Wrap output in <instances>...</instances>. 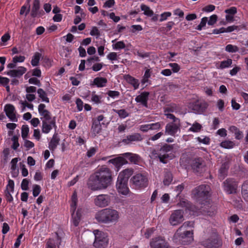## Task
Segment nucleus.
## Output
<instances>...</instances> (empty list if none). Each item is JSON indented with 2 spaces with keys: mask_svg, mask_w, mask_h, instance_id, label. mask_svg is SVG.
Instances as JSON below:
<instances>
[{
  "mask_svg": "<svg viewBox=\"0 0 248 248\" xmlns=\"http://www.w3.org/2000/svg\"><path fill=\"white\" fill-rule=\"evenodd\" d=\"M112 180V171L109 168L103 165L98 167L90 176L88 186L93 190L104 189L111 185Z\"/></svg>",
  "mask_w": 248,
  "mask_h": 248,
  "instance_id": "nucleus-1",
  "label": "nucleus"
},
{
  "mask_svg": "<svg viewBox=\"0 0 248 248\" xmlns=\"http://www.w3.org/2000/svg\"><path fill=\"white\" fill-rule=\"evenodd\" d=\"M95 218L99 222L107 224L114 223L118 221L119 214L116 210L108 208L97 212Z\"/></svg>",
  "mask_w": 248,
  "mask_h": 248,
  "instance_id": "nucleus-2",
  "label": "nucleus"
},
{
  "mask_svg": "<svg viewBox=\"0 0 248 248\" xmlns=\"http://www.w3.org/2000/svg\"><path fill=\"white\" fill-rule=\"evenodd\" d=\"M173 145L165 144L158 151H153L152 156L154 158H158L160 161L166 163L169 160H171L175 157L173 150Z\"/></svg>",
  "mask_w": 248,
  "mask_h": 248,
  "instance_id": "nucleus-3",
  "label": "nucleus"
},
{
  "mask_svg": "<svg viewBox=\"0 0 248 248\" xmlns=\"http://www.w3.org/2000/svg\"><path fill=\"white\" fill-rule=\"evenodd\" d=\"M174 241L183 245H187L193 240L192 231H179L178 229L173 236Z\"/></svg>",
  "mask_w": 248,
  "mask_h": 248,
  "instance_id": "nucleus-4",
  "label": "nucleus"
},
{
  "mask_svg": "<svg viewBox=\"0 0 248 248\" xmlns=\"http://www.w3.org/2000/svg\"><path fill=\"white\" fill-rule=\"evenodd\" d=\"M77 194L76 192H74L71 198V211L72 212V223L75 226H78L81 216V211L79 209H78L77 212L75 213L77 207Z\"/></svg>",
  "mask_w": 248,
  "mask_h": 248,
  "instance_id": "nucleus-5",
  "label": "nucleus"
},
{
  "mask_svg": "<svg viewBox=\"0 0 248 248\" xmlns=\"http://www.w3.org/2000/svg\"><path fill=\"white\" fill-rule=\"evenodd\" d=\"M95 240L93 246L97 248H105L108 244V238L107 235L98 230L93 231Z\"/></svg>",
  "mask_w": 248,
  "mask_h": 248,
  "instance_id": "nucleus-6",
  "label": "nucleus"
},
{
  "mask_svg": "<svg viewBox=\"0 0 248 248\" xmlns=\"http://www.w3.org/2000/svg\"><path fill=\"white\" fill-rule=\"evenodd\" d=\"M131 181L136 188L146 187L148 184V177L145 173L136 174L131 178Z\"/></svg>",
  "mask_w": 248,
  "mask_h": 248,
  "instance_id": "nucleus-7",
  "label": "nucleus"
},
{
  "mask_svg": "<svg viewBox=\"0 0 248 248\" xmlns=\"http://www.w3.org/2000/svg\"><path fill=\"white\" fill-rule=\"evenodd\" d=\"M210 191L208 185H202L196 187L192 191V194L197 199H207Z\"/></svg>",
  "mask_w": 248,
  "mask_h": 248,
  "instance_id": "nucleus-8",
  "label": "nucleus"
},
{
  "mask_svg": "<svg viewBox=\"0 0 248 248\" xmlns=\"http://www.w3.org/2000/svg\"><path fill=\"white\" fill-rule=\"evenodd\" d=\"M180 123L179 120H175V123L168 124L165 127V133L168 135L175 136L180 132Z\"/></svg>",
  "mask_w": 248,
  "mask_h": 248,
  "instance_id": "nucleus-9",
  "label": "nucleus"
},
{
  "mask_svg": "<svg viewBox=\"0 0 248 248\" xmlns=\"http://www.w3.org/2000/svg\"><path fill=\"white\" fill-rule=\"evenodd\" d=\"M110 202V197L107 194H100L95 197L94 204L99 207H105L108 206Z\"/></svg>",
  "mask_w": 248,
  "mask_h": 248,
  "instance_id": "nucleus-10",
  "label": "nucleus"
},
{
  "mask_svg": "<svg viewBox=\"0 0 248 248\" xmlns=\"http://www.w3.org/2000/svg\"><path fill=\"white\" fill-rule=\"evenodd\" d=\"M237 183L233 179H227L223 183V189L228 194H233L236 192Z\"/></svg>",
  "mask_w": 248,
  "mask_h": 248,
  "instance_id": "nucleus-11",
  "label": "nucleus"
},
{
  "mask_svg": "<svg viewBox=\"0 0 248 248\" xmlns=\"http://www.w3.org/2000/svg\"><path fill=\"white\" fill-rule=\"evenodd\" d=\"M184 220L183 212L181 210H175L170 215L169 221L172 226H176Z\"/></svg>",
  "mask_w": 248,
  "mask_h": 248,
  "instance_id": "nucleus-12",
  "label": "nucleus"
},
{
  "mask_svg": "<svg viewBox=\"0 0 248 248\" xmlns=\"http://www.w3.org/2000/svg\"><path fill=\"white\" fill-rule=\"evenodd\" d=\"M39 114L40 116V119L42 121H47L53 119L51 114L46 109V106L44 104H40L38 107Z\"/></svg>",
  "mask_w": 248,
  "mask_h": 248,
  "instance_id": "nucleus-13",
  "label": "nucleus"
},
{
  "mask_svg": "<svg viewBox=\"0 0 248 248\" xmlns=\"http://www.w3.org/2000/svg\"><path fill=\"white\" fill-rule=\"evenodd\" d=\"M62 240L57 233L53 236L52 237L47 240L46 248H59Z\"/></svg>",
  "mask_w": 248,
  "mask_h": 248,
  "instance_id": "nucleus-14",
  "label": "nucleus"
},
{
  "mask_svg": "<svg viewBox=\"0 0 248 248\" xmlns=\"http://www.w3.org/2000/svg\"><path fill=\"white\" fill-rule=\"evenodd\" d=\"M42 132L44 134H48L54 127L56 126L54 117L50 120L42 121Z\"/></svg>",
  "mask_w": 248,
  "mask_h": 248,
  "instance_id": "nucleus-15",
  "label": "nucleus"
},
{
  "mask_svg": "<svg viewBox=\"0 0 248 248\" xmlns=\"http://www.w3.org/2000/svg\"><path fill=\"white\" fill-rule=\"evenodd\" d=\"M116 186L118 192L122 195H126L129 192L126 181L117 179Z\"/></svg>",
  "mask_w": 248,
  "mask_h": 248,
  "instance_id": "nucleus-16",
  "label": "nucleus"
},
{
  "mask_svg": "<svg viewBox=\"0 0 248 248\" xmlns=\"http://www.w3.org/2000/svg\"><path fill=\"white\" fill-rule=\"evenodd\" d=\"M4 111L7 116L12 121H16V111L14 106L11 104H7L4 107Z\"/></svg>",
  "mask_w": 248,
  "mask_h": 248,
  "instance_id": "nucleus-17",
  "label": "nucleus"
},
{
  "mask_svg": "<svg viewBox=\"0 0 248 248\" xmlns=\"http://www.w3.org/2000/svg\"><path fill=\"white\" fill-rule=\"evenodd\" d=\"M121 155L122 156L110 159L108 161V163H112L115 166L117 169V171L119 170L123 165L126 164L128 163L127 161L125 159V157L122 155Z\"/></svg>",
  "mask_w": 248,
  "mask_h": 248,
  "instance_id": "nucleus-18",
  "label": "nucleus"
},
{
  "mask_svg": "<svg viewBox=\"0 0 248 248\" xmlns=\"http://www.w3.org/2000/svg\"><path fill=\"white\" fill-rule=\"evenodd\" d=\"M152 248H168V245L166 241L161 238H156L150 243Z\"/></svg>",
  "mask_w": 248,
  "mask_h": 248,
  "instance_id": "nucleus-19",
  "label": "nucleus"
},
{
  "mask_svg": "<svg viewBox=\"0 0 248 248\" xmlns=\"http://www.w3.org/2000/svg\"><path fill=\"white\" fill-rule=\"evenodd\" d=\"M202 204L203 205L202 208L204 214H206L209 216H212L215 214L216 212L215 207L213 206L212 204L210 203L209 201H206Z\"/></svg>",
  "mask_w": 248,
  "mask_h": 248,
  "instance_id": "nucleus-20",
  "label": "nucleus"
},
{
  "mask_svg": "<svg viewBox=\"0 0 248 248\" xmlns=\"http://www.w3.org/2000/svg\"><path fill=\"white\" fill-rule=\"evenodd\" d=\"M36 88L34 86H29L26 88V99L29 102H32L36 98Z\"/></svg>",
  "mask_w": 248,
  "mask_h": 248,
  "instance_id": "nucleus-21",
  "label": "nucleus"
},
{
  "mask_svg": "<svg viewBox=\"0 0 248 248\" xmlns=\"http://www.w3.org/2000/svg\"><path fill=\"white\" fill-rule=\"evenodd\" d=\"M27 71V68L23 66H19L16 69L7 72V75L11 77H20Z\"/></svg>",
  "mask_w": 248,
  "mask_h": 248,
  "instance_id": "nucleus-22",
  "label": "nucleus"
},
{
  "mask_svg": "<svg viewBox=\"0 0 248 248\" xmlns=\"http://www.w3.org/2000/svg\"><path fill=\"white\" fill-rule=\"evenodd\" d=\"M133 172V169L132 168L126 169L119 173L117 179L127 182L129 178L132 175Z\"/></svg>",
  "mask_w": 248,
  "mask_h": 248,
  "instance_id": "nucleus-23",
  "label": "nucleus"
},
{
  "mask_svg": "<svg viewBox=\"0 0 248 248\" xmlns=\"http://www.w3.org/2000/svg\"><path fill=\"white\" fill-rule=\"evenodd\" d=\"M226 14L225 19L229 23L232 22L234 19V16L237 13V9L235 7H232L230 8L225 10Z\"/></svg>",
  "mask_w": 248,
  "mask_h": 248,
  "instance_id": "nucleus-24",
  "label": "nucleus"
},
{
  "mask_svg": "<svg viewBox=\"0 0 248 248\" xmlns=\"http://www.w3.org/2000/svg\"><path fill=\"white\" fill-rule=\"evenodd\" d=\"M149 95V93L148 92H143L135 98V101L137 103H140L144 107H147Z\"/></svg>",
  "mask_w": 248,
  "mask_h": 248,
  "instance_id": "nucleus-25",
  "label": "nucleus"
},
{
  "mask_svg": "<svg viewBox=\"0 0 248 248\" xmlns=\"http://www.w3.org/2000/svg\"><path fill=\"white\" fill-rule=\"evenodd\" d=\"M107 82L108 80L106 78L98 77L94 78L91 85L98 88H102L105 87Z\"/></svg>",
  "mask_w": 248,
  "mask_h": 248,
  "instance_id": "nucleus-26",
  "label": "nucleus"
},
{
  "mask_svg": "<svg viewBox=\"0 0 248 248\" xmlns=\"http://www.w3.org/2000/svg\"><path fill=\"white\" fill-rule=\"evenodd\" d=\"M142 140V138L140 134L135 133L133 135L127 136L123 140V141L126 144H129L131 142L141 141Z\"/></svg>",
  "mask_w": 248,
  "mask_h": 248,
  "instance_id": "nucleus-27",
  "label": "nucleus"
},
{
  "mask_svg": "<svg viewBox=\"0 0 248 248\" xmlns=\"http://www.w3.org/2000/svg\"><path fill=\"white\" fill-rule=\"evenodd\" d=\"M205 164L202 158L195 159L192 165L193 170L199 172L205 167Z\"/></svg>",
  "mask_w": 248,
  "mask_h": 248,
  "instance_id": "nucleus-28",
  "label": "nucleus"
},
{
  "mask_svg": "<svg viewBox=\"0 0 248 248\" xmlns=\"http://www.w3.org/2000/svg\"><path fill=\"white\" fill-rule=\"evenodd\" d=\"M122 155L128 158L131 163L135 164H138L140 159V156L138 155L131 153H125Z\"/></svg>",
  "mask_w": 248,
  "mask_h": 248,
  "instance_id": "nucleus-29",
  "label": "nucleus"
},
{
  "mask_svg": "<svg viewBox=\"0 0 248 248\" xmlns=\"http://www.w3.org/2000/svg\"><path fill=\"white\" fill-rule=\"evenodd\" d=\"M229 130L230 132L233 133L235 136V138L237 140H240L243 137V134L242 131H240L239 129L236 126L232 125L231 126Z\"/></svg>",
  "mask_w": 248,
  "mask_h": 248,
  "instance_id": "nucleus-30",
  "label": "nucleus"
},
{
  "mask_svg": "<svg viewBox=\"0 0 248 248\" xmlns=\"http://www.w3.org/2000/svg\"><path fill=\"white\" fill-rule=\"evenodd\" d=\"M102 130L101 124H97L95 122H93V124L91 127V133L95 137L98 134L101 133Z\"/></svg>",
  "mask_w": 248,
  "mask_h": 248,
  "instance_id": "nucleus-31",
  "label": "nucleus"
},
{
  "mask_svg": "<svg viewBox=\"0 0 248 248\" xmlns=\"http://www.w3.org/2000/svg\"><path fill=\"white\" fill-rule=\"evenodd\" d=\"M125 79L127 82L133 86L135 89H137L139 88L140 83L138 79L130 75H126Z\"/></svg>",
  "mask_w": 248,
  "mask_h": 248,
  "instance_id": "nucleus-32",
  "label": "nucleus"
},
{
  "mask_svg": "<svg viewBox=\"0 0 248 248\" xmlns=\"http://www.w3.org/2000/svg\"><path fill=\"white\" fill-rule=\"evenodd\" d=\"M91 101L93 104H99L102 103V97L101 95H98L95 92H92L90 94Z\"/></svg>",
  "mask_w": 248,
  "mask_h": 248,
  "instance_id": "nucleus-33",
  "label": "nucleus"
},
{
  "mask_svg": "<svg viewBox=\"0 0 248 248\" xmlns=\"http://www.w3.org/2000/svg\"><path fill=\"white\" fill-rule=\"evenodd\" d=\"M60 139L55 135H53L50 141L48 144V147L51 151H54L59 144Z\"/></svg>",
  "mask_w": 248,
  "mask_h": 248,
  "instance_id": "nucleus-34",
  "label": "nucleus"
},
{
  "mask_svg": "<svg viewBox=\"0 0 248 248\" xmlns=\"http://www.w3.org/2000/svg\"><path fill=\"white\" fill-rule=\"evenodd\" d=\"M41 57L42 54L39 52H36L34 54L31 60V64L32 66L38 65Z\"/></svg>",
  "mask_w": 248,
  "mask_h": 248,
  "instance_id": "nucleus-35",
  "label": "nucleus"
},
{
  "mask_svg": "<svg viewBox=\"0 0 248 248\" xmlns=\"http://www.w3.org/2000/svg\"><path fill=\"white\" fill-rule=\"evenodd\" d=\"M242 194L244 200L248 202V181L245 182L242 186Z\"/></svg>",
  "mask_w": 248,
  "mask_h": 248,
  "instance_id": "nucleus-36",
  "label": "nucleus"
},
{
  "mask_svg": "<svg viewBox=\"0 0 248 248\" xmlns=\"http://www.w3.org/2000/svg\"><path fill=\"white\" fill-rule=\"evenodd\" d=\"M141 10L143 11L144 15L151 17L154 15V12L149 7L144 4H141L140 5Z\"/></svg>",
  "mask_w": 248,
  "mask_h": 248,
  "instance_id": "nucleus-37",
  "label": "nucleus"
},
{
  "mask_svg": "<svg viewBox=\"0 0 248 248\" xmlns=\"http://www.w3.org/2000/svg\"><path fill=\"white\" fill-rule=\"evenodd\" d=\"M37 93L43 102L46 103L49 102V99L47 96L46 93L42 89L40 88L38 89Z\"/></svg>",
  "mask_w": 248,
  "mask_h": 248,
  "instance_id": "nucleus-38",
  "label": "nucleus"
},
{
  "mask_svg": "<svg viewBox=\"0 0 248 248\" xmlns=\"http://www.w3.org/2000/svg\"><path fill=\"white\" fill-rule=\"evenodd\" d=\"M220 145L222 148L225 149H231L234 147L235 143L233 141L226 140L221 142L220 144Z\"/></svg>",
  "mask_w": 248,
  "mask_h": 248,
  "instance_id": "nucleus-39",
  "label": "nucleus"
},
{
  "mask_svg": "<svg viewBox=\"0 0 248 248\" xmlns=\"http://www.w3.org/2000/svg\"><path fill=\"white\" fill-rule=\"evenodd\" d=\"M40 8V2L39 0H34L33 1V4L31 10V15L32 16L35 17L36 15L37 11Z\"/></svg>",
  "mask_w": 248,
  "mask_h": 248,
  "instance_id": "nucleus-40",
  "label": "nucleus"
},
{
  "mask_svg": "<svg viewBox=\"0 0 248 248\" xmlns=\"http://www.w3.org/2000/svg\"><path fill=\"white\" fill-rule=\"evenodd\" d=\"M113 111L118 114L119 117L121 119H124L129 116V113L124 109H113Z\"/></svg>",
  "mask_w": 248,
  "mask_h": 248,
  "instance_id": "nucleus-41",
  "label": "nucleus"
},
{
  "mask_svg": "<svg viewBox=\"0 0 248 248\" xmlns=\"http://www.w3.org/2000/svg\"><path fill=\"white\" fill-rule=\"evenodd\" d=\"M216 243V240L215 239H209L202 242V245L208 248H212L214 246Z\"/></svg>",
  "mask_w": 248,
  "mask_h": 248,
  "instance_id": "nucleus-42",
  "label": "nucleus"
},
{
  "mask_svg": "<svg viewBox=\"0 0 248 248\" xmlns=\"http://www.w3.org/2000/svg\"><path fill=\"white\" fill-rule=\"evenodd\" d=\"M29 127L27 125H23L21 127V136L23 140L27 139L29 133Z\"/></svg>",
  "mask_w": 248,
  "mask_h": 248,
  "instance_id": "nucleus-43",
  "label": "nucleus"
},
{
  "mask_svg": "<svg viewBox=\"0 0 248 248\" xmlns=\"http://www.w3.org/2000/svg\"><path fill=\"white\" fill-rule=\"evenodd\" d=\"M232 61L231 59H228L226 61H223L220 62L219 68L220 69H224L228 68L232 64Z\"/></svg>",
  "mask_w": 248,
  "mask_h": 248,
  "instance_id": "nucleus-44",
  "label": "nucleus"
},
{
  "mask_svg": "<svg viewBox=\"0 0 248 248\" xmlns=\"http://www.w3.org/2000/svg\"><path fill=\"white\" fill-rule=\"evenodd\" d=\"M172 181V176L171 173L167 172L165 175L163 183L165 186H169Z\"/></svg>",
  "mask_w": 248,
  "mask_h": 248,
  "instance_id": "nucleus-45",
  "label": "nucleus"
},
{
  "mask_svg": "<svg viewBox=\"0 0 248 248\" xmlns=\"http://www.w3.org/2000/svg\"><path fill=\"white\" fill-rule=\"evenodd\" d=\"M225 50L228 52L234 53L237 52L239 50V48L236 46L229 44L226 46Z\"/></svg>",
  "mask_w": 248,
  "mask_h": 248,
  "instance_id": "nucleus-46",
  "label": "nucleus"
},
{
  "mask_svg": "<svg viewBox=\"0 0 248 248\" xmlns=\"http://www.w3.org/2000/svg\"><path fill=\"white\" fill-rule=\"evenodd\" d=\"M202 127V126L200 124L196 122L189 128V131L193 132H198L201 130Z\"/></svg>",
  "mask_w": 248,
  "mask_h": 248,
  "instance_id": "nucleus-47",
  "label": "nucleus"
},
{
  "mask_svg": "<svg viewBox=\"0 0 248 248\" xmlns=\"http://www.w3.org/2000/svg\"><path fill=\"white\" fill-rule=\"evenodd\" d=\"M168 65L174 73H178L181 69L180 65L177 63H169Z\"/></svg>",
  "mask_w": 248,
  "mask_h": 248,
  "instance_id": "nucleus-48",
  "label": "nucleus"
},
{
  "mask_svg": "<svg viewBox=\"0 0 248 248\" xmlns=\"http://www.w3.org/2000/svg\"><path fill=\"white\" fill-rule=\"evenodd\" d=\"M15 184L13 180L9 179L8 185L6 186V191L13 193L14 190Z\"/></svg>",
  "mask_w": 248,
  "mask_h": 248,
  "instance_id": "nucleus-49",
  "label": "nucleus"
},
{
  "mask_svg": "<svg viewBox=\"0 0 248 248\" xmlns=\"http://www.w3.org/2000/svg\"><path fill=\"white\" fill-rule=\"evenodd\" d=\"M207 21H208L207 17H204L202 18L200 24L196 27V29L197 30L201 31L203 29V28H204L205 26L206 23L207 22Z\"/></svg>",
  "mask_w": 248,
  "mask_h": 248,
  "instance_id": "nucleus-50",
  "label": "nucleus"
},
{
  "mask_svg": "<svg viewBox=\"0 0 248 248\" xmlns=\"http://www.w3.org/2000/svg\"><path fill=\"white\" fill-rule=\"evenodd\" d=\"M18 137L16 136H14L12 138V141L13 142L12 148L15 150H16L17 148L19 146V144L18 143Z\"/></svg>",
  "mask_w": 248,
  "mask_h": 248,
  "instance_id": "nucleus-51",
  "label": "nucleus"
},
{
  "mask_svg": "<svg viewBox=\"0 0 248 248\" xmlns=\"http://www.w3.org/2000/svg\"><path fill=\"white\" fill-rule=\"evenodd\" d=\"M90 34L91 36H95L97 38L100 35V33L98 29L96 27L93 26L92 27Z\"/></svg>",
  "mask_w": 248,
  "mask_h": 248,
  "instance_id": "nucleus-52",
  "label": "nucleus"
},
{
  "mask_svg": "<svg viewBox=\"0 0 248 248\" xmlns=\"http://www.w3.org/2000/svg\"><path fill=\"white\" fill-rule=\"evenodd\" d=\"M103 63L102 62L100 63H95L91 67V69L94 72H98L102 69L103 67Z\"/></svg>",
  "mask_w": 248,
  "mask_h": 248,
  "instance_id": "nucleus-53",
  "label": "nucleus"
},
{
  "mask_svg": "<svg viewBox=\"0 0 248 248\" xmlns=\"http://www.w3.org/2000/svg\"><path fill=\"white\" fill-rule=\"evenodd\" d=\"M194 226V222L191 221H186L185 222L182 226H181L179 229V231L184 230L186 231V229L187 227H193Z\"/></svg>",
  "mask_w": 248,
  "mask_h": 248,
  "instance_id": "nucleus-54",
  "label": "nucleus"
},
{
  "mask_svg": "<svg viewBox=\"0 0 248 248\" xmlns=\"http://www.w3.org/2000/svg\"><path fill=\"white\" fill-rule=\"evenodd\" d=\"M118 56L116 52H110L107 56V58L109 61L113 62V61H117L118 60Z\"/></svg>",
  "mask_w": 248,
  "mask_h": 248,
  "instance_id": "nucleus-55",
  "label": "nucleus"
},
{
  "mask_svg": "<svg viewBox=\"0 0 248 248\" xmlns=\"http://www.w3.org/2000/svg\"><path fill=\"white\" fill-rule=\"evenodd\" d=\"M114 49H121L124 48L125 47L124 43L123 41H119L112 45Z\"/></svg>",
  "mask_w": 248,
  "mask_h": 248,
  "instance_id": "nucleus-56",
  "label": "nucleus"
},
{
  "mask_svg": "<svg viewBox=\"0 0 248 248\" xmlns=\"http://www.w3.org/2000/svg\"><path fill=\"white\" fill-rule=\"evenodd\" d=\"M32 194L34 197L38 196L41 192V187L38 185H34L33 186Z\"/></svg>",
  "mask_w": 248,
  "mask_h": 248,
  "instance_id": "nucleus-57",
  "label": "nucleus"
},
{
  "mask_svg": "<svg viewBox=\"0 0 248 248\" xmlns=\"http://www.w3.org/2000/svg\"><path fill=\"white\" fill-rule=\"evenodd\" d=\"M217 20V16L216 15H213L210 16L209 19L207 21V24L212 26L214 25Z\"/></svg>",
  "mask_w": 248,
  "mask_h": 248,
  "instance_id": "nucleus-58",
  "label": "nucleus"
},
{
  "mask_svg": "<svg viewBox=\"0 0 248 248\" xmlns=\"http://www.w3.org/2000/svg\"><path fill=\"white\" fill-rule=\"evenodd\" d=\"M99 61L100 59L98 57L94 56L93 57L88 58L87 60V65L91 66L93 62H99Z\"/></svg>",
  "mask_w": 248,
  "mask_h": 248,
  "instance_id": "nucleus-59",
  "label": "nucleus"
},
{
  "mask_svg": "<svg viewBox=\"0 0 248 248\" xmlns=\"http://www.w3.org/2000/svg\"><path fill=\"white\" fill-rule=\"evenodd\" d=\"M20 159L17 157L13 158L11 161V169L12 170H15L17 169V163Z\"/></svg>",
  "mask_w": 248,
  "mask_h": 248,
  "instance_id": "nucleus-60",
  "label": "nucleus"
},
{
  "mask_svg": "<svg viewBox=\"0 0 248 248\" xmlns=\"http://www.w3.org/2000/svg\"><path fill=\"white\" fill-rule=\"evenodd\" d=\"M24 140V146L28 149H30L34 146V144L31 141L25 139Z\"/></svg>",
  "mask_w": 248,
  "mask_h": 248,
  "instance_id": "nucleus-61",
  "label": "nucleus"
},
{
  "mask_svg": "<svg viewBox=\"0 0 248 248\" xmlns=\"http://www.w3.org/2000/svg\"><path fill=\"white\" fill-rule=\"evenodd\" d=\"M97 148L91 147L87 152L86 155L88 157H91L95 155L97 151Z\"/></svg>",
  "mask_w": 248,
  "mask_h": 248,
  "instance_id": "nucleus-62",
  "label": "nucleus"
},
{
  "mask_svg": "<svg viewBox=\"0 0 248 248\" xmlns=\"http://www.w3.org/2000/svg\"><path fill=\"white\" fill-rule=\"evenodd\" d=\"M162 123L160 122H157L155 123L150 124L151 127L150 130H158L161 127Z\"/></svg>",
  "mask_w": 248,
  "mask_h": 248,
  "instance_id": "nucleus-63",
  "label": "nucleus"
},
{
  "mask_svg": "<svg viewBox=\"0 0 248 248\" xmlns=\"http://www.w3.org/2000/svg\"><path fill=\"white\" fill-rule=\"evenodd\" d=\"M171 15V13L170 12H164L161 14L159 21L160 22H162L164 20H166L167 19V18L170 16Z\"/></svg>",
  "mask_w": 248,
  "mask_h": 248,
  "instance_id": "nucleus-64",
  "label": "nucleus"
}]
</instances>
